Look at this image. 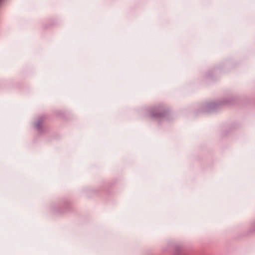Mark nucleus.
I'll list each match as a JSON object with an SVG mask.
<instances>
[{
    "label": "nucleus",
    "mask_w": 255,
    "mask_h": 255,
    "mask_svg": "<svg viewBox=\"0 0 255 255\" xmlns=\"http://www.w3.org/2000/svg\"><path fill=\"white\" fill-rule=\"evenodd\" d=\"M2 1V0H0V3Z\"/></svg>",
    "instance_id": "nucleus-1"
}]
</instances>
